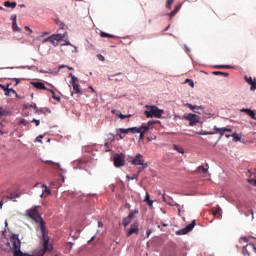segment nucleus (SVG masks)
Masks as SVG:
<instances>
[{"label":"nucleus","instance_id":"nucleus-1","mask_svg":"<svg viewBox=\"0 0 256 256\" xmlns=\"http://www.w3.org/2000/svg\"><path fill=\"white\" fill-rule=\"evenodd\" d=\"M39 206H34L26 211L27 217L35 221L36 223L41 222L40 229L42 233V239H43V249L38 252V256H44L45 253L49 252L51 253L53 246H49V236L45 234V222H43V218H41V215L39 214Z\"/></svg>","mask_w":256,"mask_h":256},{"label":"nucleus","instance_id":"nucleus-2","mask_svg":"<svg viewBox=\"0 0 256 256\" xmlns=\"http://www.w3.org/2000/svg\"><path fill=\"white\" fill-rule=\"evenodd\" d=\"M146 111L144 112V114L146 115V117H156L157 119H161V116L163 115V113H165V111L159 109L157 106H146Z\"/></svg>","mask_w":256,"mask_h":256},{"label":"nucleus","instance_id":"nucleus-3","mask_svg":"<svg viewBox=\"0 0 256 256\" xmlns=\"http://www.w3.org/2000/svg\"><path fill=\"white\" fill-rule=\"evenodd\" d=\"M183 119L189 121L190 127H195L199 122V116L197 114L189 113L188 115H184Z\"/></svg>","mask_w":256,"mask_h":256},{"label":"nucleus","instance_id":"nucleus-4","mask_svg":"<svg viewBox=\"0 0 256 256\" xmlns=\"http://www.w3.org/2000/svg\"><path fill=\"white\" fill-rule=\"evenodd\" d=\"M70 77L72 79L71 85L73 87L74 93H76V94L81 93V88H80L81 86L77 83V81H79V79L75 75H73V73H70Z\"/></svg>","mask_w":256,"mask_h":256},{"label":"nucleus","instance_id":"nucleus-5","mask_svg":"<svg viewBox=\"0 0 256 256\" xmlns=\"http://www.w3.org/2000/svg\"><path fill=\"white\" fill-rule=\"evenodd\" d=\"M115 167H123L125 165V154H116L114 156Z\"/></svg>","mask_w":256,"mask_h":256},{"label":"nucleus","instance_id":"nucleus-6","mask_svg":"<svg viewBox=\"0 0 256 256\" xmlns=\"http://www.w3.org/2000/svg\"><path fill=\"white\" fill-rule=\"evenodd\" d=\"M131 163L132 165H142L144 169H147V163H145V159H143V155L141 154H137Z\"/></svg>","mask_w":256,"mask_h":256},{"label":"nucleus","instance_id":"nucleus-7","mask_svg":"<svg viewBox=\"0 0 256 256\" xmlns=\"http://www.w3.org/2000/svg\"><path fill=\"white\" fill-rule=\"evenodd\" d=\"M131 235H139V224L133 223L130 225V229L127 230L126 236L131 237Z\"/></svg>","mask_w":256,"mask_h":256},{"label":"nucleus","instance_id":"nucleus-8","mask_svg":"<svg viewBox=\"0 0 256 256\" xmlns=\"http://www.w3.org/2000/svg\"><path fill=\"white\" fill-rule=\"evenodd\" d=\"M195 227V220L192 221L191 224L187 225L185 228L176 231V235H187L190 231H193Z\"/></svg>","mask_w":256,"mask_h":256},{"label":"nucleus","instance_id":"nucleus-9","mask_svg":"<svg viewBox=\"0 0 256 256\" xmlns=\"http://www.w3.org/2000/svg\"><path fill=\"white\" fill-rule=\"evenodd\" d=\"M0 88H2L4 90V95H6V97H9L11 95V93L13 95H16V97H17V91H15L12 88H9V84H7V86L0 84Z\"/></svg>","mask_w":256,"mask_h":256},{"label":"nucleus","instance_id":"nucleus-10","mask_svg":"<svg viewBox=\"0 0 256 256\" xmlns=\"http://www.w3.org/2000/svg\"><path fill=\"white\" fill-rule=\"evenodd\" d=\"M212 215H214L216 219H221L223 217V210L219 206L212 208Z\"/></svg>","mask_w":256,"mask_h":256},{"label":"nucleus","instance_id":"nucleus-11","mask_svg":"<svg viewBox=\"0 0 256 256\" xmlns=\"http://www.w3.org/2000/svg\"><path fill=\"white\" fill-rule=\"evenodd\" d=\"M140 130L137 129V127H132V128H128V129H125V128H119L116 130L117 133H137L139 132Z\"/></svg>","mask_w":256,"mask_h":256},{"label":"nucleus","instance_id":"nucleus-12","mask_svg":"<svg viewBox=\"0 0 256 256\" xmlns=\"http://www.w3.org/2000/svg\"><path fill=\"white\" fill-rule=\"evenodd\" d=\"M242 113H246V115H249L251 119H256V112L255 110H251L250 108H243L241 110Z\"/></svg>","mask_w":256,"mask_h":256},{"label":"nucleus","instance_id":"nucleus-13","mask_svg":"<svg viewBox=\"0 0 256 256\" xmlns=\"http://www.w3.org/2000/svg\"><path fill=\"white\" fill-rule=\"evenodd\" d=\"M32 85L33 87H35V89H40L42 91H49V89L42 82H32Z\"/></svg>","mask_w":256,"mask_h":256},{"label":"nucleus","instance_id":"nucleus-14","mask_svg":"<svg viewBox=\"0 0 256 256\" xmlns=\"http://www.w3.org/2000/svg\"><path fill=\"white\" fill-rule=\"evenodd\" d=\"M245 81H246V83H248L249 85H251V90H252V91H255V89H256V81L253 80L252 77H247V76H245Z\"/></svg>","mask_w":256,"mask_h":256},{"label":"nucleus","instance_id":"nucleus-15","mask_svg":"<svg viewBox=\"0 0 256 256\" xmlns=\"http://www.w3.org/2000/svg\"><path fill=\"white\" fill-rule=\"evenodd\" d=\"M150 125H153V122H149V124H145V125L141 126L140 128H137L140 131H138L136 133H144V134L148 133Z\"/></svg>","mask_w":256,"mask_h":256},{"label":"nucleus","instance_id":"nucleus-16","mask_svg":"<svg viewBox=\"0 0 256 256\" xmlns=\"http://www.w3.org/2000/svg\"><path fill=\"white\" fill-rule=\"evenodd\" d=\"M66 34H53L52 36H50V39H54V41L58 42L59 41H63V39H65Z\"/></svg>","mask_w":256,"mask_h":256},{"label":"nucleus","instance_id":"nucleus-17","mask_svg":"<svg viewBox=\"0 0 256 256\" xmlns=\"http://www.w3.org/2000/svg\"><path fill=\"white\" fill-rule=\"evenodd\" d=\"M180 9H181V4L176 5L174 8V11H172L168 14L170 19H173V17H175L177 15V13H179Z\"/></svg>","mask_w":256,"mask_h":256},{"label":"nucleus","instance_id":"nucleus-18","mask_svg":"<svg viewBox=\"0 0 256 256\" xmlns=\"http://www.w3.org/2000/svg\"><path fill=\"white\" fill-rule=\"evenodd\" d=\"M12 29L13 31H18V33H21V28L17 25V18L14 16V21L12 22Z\"/></svg>","mask_w":256,"mask_h":256},{"label":"nucleus","instance_id":"nucleus-19","mask_svg":"<svg viewBox=\"0 0 256 256\" xmlns=\"http://www.w3.org/2000/svg\"><path fill=\"white\" fill-rule=\"evenodd\" d=\"M173 149H174V151H177L181 155H185V150H183V147L178 146L177 144H174Z\"/></svg>","mask_w":256,"mask_h":256},{"label":"nucleus","instance_id":"nucleus-20","mask_svg":"<svg viewBox=\"0 0 256 256\" xmlns=\"http://www.w3.org/2000/svg\"><path fill=\"white\" fill-rule=\"evenodd\" d=\"M100 36L103 38L107 37L108 39H117V36H115L113 34H109L107 32H101Z\"/></svg>","mask_w":256,"mask_h":256},{"label":"nucleus","instance_id":"nucleus-21","mask_svg":"<svg viewBox=\"0 0 256 256\" xmlns=\"http://www.w3.org/2000/svg\"><path fill=\"white\" fill-rule=\"evenodd\" d=\"M29 108L34 109V113H43V109H39L35 103L30 104Z\"/></svg>","mask_w":256,"mask_h":256},{"label":"nucleus","instance_id":"nucleus-22","mask_svg":"<svg viewBox=\"0 0 256 256\" xmlns=\"http://www.w3.org/2000/svg\"><path fill=\"white\" fill-rule=\"evenodd\" d=\"M45 163H47L51 167H54V169H61V165L59 163H55V162L49 161V160L45 161Z\"/></svg>","mask_w":256,"mask_h":256},{"label":"nucleus","instance_id":"nucleus-23","mask_svg":"<svg viewBox=\"0 0 256 256\" xmlns=\"http://www.w3.org/2000/svg\"><path fill=\"white\" fill-rule=\"evenodd\" d=\"M55 41H56V40H55V39H51V36H50V37L44 39L43 43L49 42V43H52V45H53L54 47H57V45H59V43H58V42H55Z\"/></svg>","mask_w":256,"mask_h":256},{"label":"nucleus","instance_id":"nucleus-24","mask_svg":"<svg viewBox=\"0 0 256 256\" xmlns=\"http://www.w3.org/2000/svg\"><path fill=\"white\" fill-rule=\"evenodd\" d=\"M131 221H133V219L129 216H127L126 218H124L122 220V225L123 227H127V225H129L131 223Z\"/></svg>","mask_w":256,"mask_h":256},{"label":"nucleus","instance_id":"nucleus-25","mask_svg":"<svg viewBox=\"0 0 256 256\" xmlns=\"http://www.w3.org/2000/svg\"><path fill=\"white\" fill-rule=\"evenodd\" d=\"M214 131H225L226 133H233L231 128H219L217 126H214Z\"/></svg>","mask_w":256,"mask_h":256},{"label":"nucleus","instance_id":"nucleus-26","mask_svg":"<svg viewBox=\"0 0 256 256\" xmlns=\"http://www.w3.org/2000/svg\"><path fill=\"white\" fill-rule=\"evenodd\" d=\"M4 6L5 7H11V9H15V7H17V2L6 1V2H4Z\"/></svg>","mask_w":256,"mask_h":256},{"label":"nucleus","instance_id":"nucleus-27","mask_svg":"<svg viewBox=\"0 0 256 256\" xmlns=\"http://www.w3.org/2000/svg\"><path fill=\"white\" fill-rule=\"evenodd\" d=\"M197 173H207V171H208V169L207 168H205V166H199L198 168H197Z\"/></svg>","mask_w":256,"mask_h":256},{"label":"nucleus","instance_id":"nucleus-28","mask_svg":"<svg viewBox=\"0 0 256 256\" xmlns=\"http://www.w3.org/2000/svg\"><path fill=\"white\" fill-rule=\"evenodd\" d=\"M135 215H139L138 208L134 209L128 216L131 217L132 219H135Z\"/></svg>","mask_w":256,"mask_h":256},{"label":"nucleus","instance_id":"nucleus-29","mask_svg":"<svg viewBox=\"0 0 256 256\" xmlns=\"http://www.w3.org/2000/svg\"><path fill=\"white\" fill-rule=\"evenodd\" d=\"M212 73H213V75H223L224 77H229V73H227V72L214 71Z\"/></svg>","mask_w":256,"mask_h":256},{"label":"nucleus","instance_id":"nucleus-30","mask_svg":"<svg viewBox=\"0 0 256 256\" xmlns=\"http://www.w3.org/2000/svg\"><path fill=\"white\" fill-rule=\"evenodd\" d=\"M48 91H50V93L52 94V98L53 99H55V101H61V97H59V96H56L55 95V91H53V90H48Z\"/></svg>","mask_w":256,"mask_h":256},{"label":"nucleus","instance_id":"nucleus-31","mask_svg":"<svg viewBox=\"0 0 256 256\" xmlns=\"http://www.w3.org/2000/svg\"><path fill=\"white\" fill-rule=\"evenodd\" d=\"M215 69H231L229 65H216L214 66Z\"/></svg>","mask_w":256,"mask_h":256},{"label":"nucleus","instance_id":"nucleus-32","mask_svg":"<svg viewBox=\"0 0 256 256\" xmlns=\"http://www.w3.org/2000/svg\"><path fill=\"white\" fill-rule=\"evenodd\" d=\"M232 137H233V141H235V143H237V141H241V136H239L237 133H233Z\"/></svg>","mask_w":256,"mask_h":256},{"label":"nucleus","instance_id":"nucleus-33","mask_svg":"<svg viewBox=\"0 0 256 256\" xmlns=\"http://www.w3.org/2000/svg\"><path fill=\"white\" fill-rule=\"evenodd\" d=\"M175 3V0H167L166 1V9H171V5Z\"/></svg>","mask_w":256,"mask_h":256},{"label":"nucleus","instance_id":"nucleus-34","mask_svg":"<svg viewBox=\"0 0 256 256\" xmlns=\"http://www.w3.org/2000/svg\"><path fill=\"white\" fill-rule=\"evenodd\" d=\"M185 83H188V85H190V87H195V83L191 79H186Z\"/></svg>","mask_w":256,"mask_h":256},{"label":"nucleus","instance_id":"nucleus-35","mask_svg":"<svg viewBox=\"0 0 256 256\" xmlns=\"http://www.w3.org/2000/svg\"><path fill=\"white\" fill-rule=\"evenodd\" d=\"M196 135H213V132H195Z\"/></svg>","mask_w":256,"mask_h":256},{"label":"nucleus","instance_id":"nucleus-36","mask_svg":"<svg viewBox=\"0 0 256 256\" xmlns=\"http://www.w3.org/2000/svg\"><path fill=\"white\" fill-rule=\"evenodd\" d=\"M162 197H163V201H164L165 203H168V205H170V207H173V206H174L173 203L167 201V198L165 197V195H163Z\"/></svg>","mask_w":256,"mask_h":256},{"label":"nucleus","instance_id":"nucleus-37","mask_svg":"<svg viewBox=\"0 0 256 256\" xmlns=\"http://www.w3.org/2000/svg\"><path fill=\"white\" fill-rule=\"evenodd\" d=\"M32 123H35L36 127H39V125H41V121L37 120V119H33Z\"/></svg>","mask_w":256,"mask_h":256},{"label":"nucleus","instance_id":"nucleus-38","mask_svg":"<svg viewBox=\"0 0 256 256\" xmlns=\"http://www.w3.org/2000/svg\"><path fill=\"white\" fill-rule=\"evenodd\" d=\"M112 113H113L114 115L118 116V117L121 116V111H119V110H112Z\"/></svg>","mask_w":256,"mask_h":256},{"label":"nucleus","instance_id":"nucleus-39","mask_svg":"<svg viewBox=\"0 0 256 256\" xmlns=\"http://www.w3.org/2000/svg\"><path fill=\"white\" fill-rule=\"evenodd\" d=\"M187 107H189L191 109V111H195V107H197V105H193V104H187Z\"/></svg>","mask_w":256,"mask_h":256},{"label":"nucleus","instance_id":"nucleus-40","mask_svg":"<svg viewBox=\"0 0 256 256\" xmlns=\"http://www.w3.org/2000/svg\"><path fill=\"white\" fill-rule=\"evenodd\" d=\"M20 123H21V125H25V126L29 125V121H27V120H25V119H22V120L20 121Z\"/></svg>","mask_w":256,"mask_h":256},{"label":"nucleus","instance_id":"nucleus-41","mask_svg":"<svg viewBox=\"0 0 256 256\" xmlns=\"http://www.w3.org/2000/svg\"><path fill=\"white\" fill-rule=\"evenodd\" d=\"M150 196H149V192H146V196L144 198V201L147 202V201H150Z\"/></svg>","mask_w":256,"mask_h":256},{"label":"nucleus","instance_id":"nucleus-42","mask_svg":"<svg viewBox=\"0 0 256 256\" xmlns=\"http://www.w3.org/2000/svg\"><path fill=\"white\" fill-rule=\"evenodd\" d=\"M97 57L100 61H105V56L98 54Z\"/></svg>","mask_w":256,"mask_h":256},{"label":"nucleus","instance_id":"nucleus-43","mask_svg":"<svg viewBox=\"0 0 256 256\" xmlns=\"http://www.w3.org/2000/svg\"><path fill=\"white\" fill-rule=\"evenodd\" d=\"M218 133H220V137H223L225 135V130H216Z\"/></svg>","mask_w":256,"mask_h":256},{"label":"nucleus","instance_id":"nucleus-44","mask_svg":"<svg viewBox=\"0 0 256 256\" xmlns=\"http://www.w3.org/2000/svg\"><path fill=\"white\" fill-rule=\"evenodd\" d=\"M25 31H29V33H33V30L29 26H25Z\"/></svg>","mask_w":256,"mask_h":256},{"label":"nucleus","instance_id":"nucleus-45","mask_svg":"<svg viewBox=\"0 0 256 256\" xmlns=\"http://www.w3.org/2000/svg\"><path fill=\"white\" fill-rule=\"evenodd\" d=\"M138 133H140V137H139L140 141L143 140V138L145 137V133L143 132H138Z\"/></svg>","mask_w":256,"mask_h":256},{"label":"nucleus","instance_id":"nucleus-46","mask_svg":"<svg viewBox=\"0 0 256 256\" xmlns=\"http://www.w3.org/2000/svg\"><path fill=\"white\" fill-rule=\"evenodd\" d=\"M120 119H127V117H131L130 115L129 116H127V115H123V114H120Z\"/></svg>","mask_w":256,"mask_h":256},{"label":"nucleus","instance_id":"nucleus-47","mask_svg":"<svg viewBox=\"0 0 256 256\" xmlns=\"http://www.w3.org/2000/svg\"><path fill=\"white\" fill-rule=\"evenodd\" d=\"M115 75H112L111 77L108 78V81H117V79L113 78Z\"/></svg>","mask_w":256,"mask_h":256},{"label":"nucleus","instance_id":"nucleus-48","mask_svg":"<svg viewBox=\"0 0 256 256\" xmlns=\"http://www.w3.org/2000/svg\"><path fill=\"white\" fill-rule=\"evenodd\" d=\"M249 182L251 183V185H256V179H251L249 180Z\"/></svg>","mask_w":256,"mask_h":256},{"label":"nucleus","instance_id":"nucleus-49","mask_svg":"<svg viewBox=\"0 0 256 256\" xmlns=\"http://www.w3.org/2000/svg\"><path fill=\"white\" fill-rule=\"evenodd\" d=\"M41 139H43V136H42V135H39V136L36 138V141H39V143H41Z\"/></svg>","mask_w":256,"mask_h":256},{"label":"nucleus","instance_id":"nucleus-50","mask_svg":"<svg viewBox=\"0 0 256 256\" xmlns=\"http://www.w3.org/2000/svg\"><path fill=\"white\" fill-rule=\"evenodd\" d=\"M147 203H148L149 207H153V201L152 200H148Z\"/></svg>","mask_w":256,"mask_h":256},{"label":"nucleus","instance_id":"nucleus-51","mask_svg":"<svg viewBox=\"0 0 256 256\" xmlns=\"http://www.w3.org/2000/svg\"><path fill=\"white\" fill-rule=\"evenodd\" d=\"M119 139H124L125 136L121 135V132H117Z\"/></svg>","mask_w":256,"mask_h":256},{"label":"nucleus","instance_id":"nucleus-52","mask_svg":"<svg viewBox=\"0 0 256 256\" xmlns=\"http://www.w3.org/2000/svg\"><path fill=\"white\" fill-rule=\"evenodd\" d=\"M248 247H250V249H254V251H256V247H255V245L250 244Z\"/></svg>","mask_w":256,"mask_h":256},{"label":"nucleus","instance_id":"nucleus-53","mask_svg":"<svg viewBox=\"0 0 256 256\" xmlns=\"http://www.w3.org/2000/svg\"><path fill=\"white\" fill-rule=\"evenodd\" d=\"M241 239H242V241H244V243H247V241H249V239H247V237H242Z\"/></svg>","mask_w":256,"mask_h":256},{"label":"nucleus","instance_id":"nucleus-54","mask_svg":"<svg viewBox=\"0 0 256 256\" xmlns=\"http://www.w3.org/2000/svg\"><path fill=\"white\" fill-rule=\"evenodd\" d=\"M0 117H3V107L0 106Z\"/></svg>","mask_w":256,"mask_h":256},{"label":"nucleus","instance_id":"nucleus-55","mask_svg":"<svg viewBox=\"0 0 256 256\" xmlns=\"http://www.w3.org/2000/svg\"><path fill=\"white\" fill-rule=\"evenodd\" d=\"M186 49V52L189 53L191 50L189 49V47H187V45L184 46Z\"/></svg>","mask_w":256,"mask_h":256},{"label":"nucleus","instance_id":"nucleus-56","mask_svg":"<svg viewBox=\"0 0 256 256\" xmlns=\"http://www.w3.org/2000/svg\"><path fill=\"white\" fill-rule=\"evenodd\" d=\"M60 29H65V24L61 23L60 24Z\"/></svg>","mask_w":256,"mask_h":256},{"label":"nucleus","instance_id":"nucleus-57","mask_svg":"<svg viewBox=\"0 0 256 256\" xmlns=\"http://www.w3.org/2000/svg\"><path fill=\"white\" fill-rule=\"evenodd\" d=\"M146 235H147V237H149V236L151 235V230H148V231L146 232Z\"/></svg>","mask_w":256,"mask_h":256},{"label":"nucleus","instance_id":"nucleus-58","mask_svg":"<svg viewBox=\"0 0 256 256\" xmlns=\"http://www.w3.org/2000/svg\"><path fill=\"white\" fill-rule=\"evenodd\" d=\"M225 137H226V139H229L230 137H232V135H230V134H225Z\"/></svg>","mask_w":256,"mask_h":256},{"label":"nucleus","instance_id":"nucleus-59","mask_svg":"<svg viewBox=\"0 0 256 256\" xmlns=\"http://www.w3.org/2000/svg\"><path fill=\"white\" fill-rule=\"evenodd\" d=\"M98 227H103V222H98Z\"/></svg>","mask_w":256,"mask_h":256},{"label":"nucleus","instance_id":"nucleus-60","mask_svg":"<svg viewBox=\"0 0 256 256\" xmlns=\"http://www.w3.org/2000/svg\"><path fill=\"white\" fill-rule=\"evenodd\" d=\"M64 45H70V46H72L71 42H69V41H66V43H65Z\"/></svg>","mask_w":256,"mask_h":256},{"label":"nucleus","instance_id":"nucleus-61","mask_svg":"<svg viewBox=\"0 0 256 256\" xmlns=\"http://www.w3.org/2000/svg\"><path fill=\"white\" fill-rule=\"evenodd\" d=\"M67 69H69L70 71H73V67H70V66H66Z\"/></svg>","mask_w":256,"mask_h":256},{"label":"nucleus","instance_id":"nucleus-62","mask_svg":"<svg viewBox=\"0 0 256 256\" xmlns=\"http://www.w3.org/2000/svg\"><path fill=\"white\" fill-rule=\"evenodd\" d=\"M65 67H67V65H61V66L59 67V69H63V68H65Z\"/></svg>","mask_w":256,"mask_h":256},{"label":"nucleus","instance_id":"nucleus-63","mask_svg":"<svg viewBox=\"0 0 256 256\" xmlns=\"http://www.w3.org/2000/svg\"><path fill=\"white\" fill-rule=\"evenodd\" d=\"M15 17L17 18V16H16V15L11 16L12 21H15Z\"/></svg>","mask_w":256,"mask_h":256},{"label":"nucleus","instance_id":"nucleus-64","mask_svg":"<svg viewBox=\"0 0 256 256\" xmlns=\"http://www.w3.org/2000/svg\"><path fill=\"white\" fill-rule=\"evenodd\" d=\"M3 208V202L1 201L0 202V209H2Z\"/></svg>","mask_w":256,"mask_h":256}]
</instances>
